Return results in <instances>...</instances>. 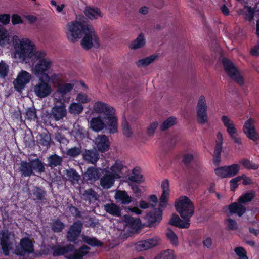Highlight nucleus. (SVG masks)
<instances>
[{"label":"nucleus","instance_id":"1","mask_svg":"<svg viewBox=\"0 0 259 259\" xmlns=\"http://www.w3.org/2000/svg\"><path fill=\"white\" fill-rule=\"evenodd\" d=\"M14 57L24 61L27 58L37 62L33 69L34 74L37 77L44 76L52 66V61L46 57L44 51H37L35 46L28 39H22L19 44L14 45Z\"/></svg>","mask_w":259,"mask_h":259},{"label":"nucleus","instance_id":"2","mask_svg":"<svg viewBox=\"0 0 259 259\" xmlns=\"http://www.w3.org/2000/svg\"><path fill=\"white\" fill-rule=\"evenodd\" d=\"M96 113L102 116L93 117L91 120V128L95 132H99L104 128L110 134H115L117 130V118L115 115V110L108 104L101 101L96 102L94 105Z\"/></svg>","mask_w":259,"mask_h":259},{"label":"nucleus","instance_id":"3","mask_svg":"<svg viewBox=\"0 0 259 259\" xmlns=\"http://www.w3.org/2000/svg\"><path fill=\"white\" fill-rule=\"evenodd\" d=\"M68 39L75 42L77 38L84 35L81 41L82 47L89 50L92 47L98 48L100 46L99 38L92 26L77 21H71L67 25L66 33Z\"/></svg>","mask_w":259,"mask_h":259},{"label":"nucleus","instance_id":"4","mask_svg":"<svg viewBox=\"0 0 259 259\" xmlns=\"http://www.w3.org/2000/svg\"><path fill=\"white\" fill-rule=\"evenodd\" d=\"M176 211L184 220L176 214H172L169 224L172 226L187 229L190 226V220L194 214V207L191 200L186 196H181L175 203Z\"/></svg>","mask_w":259,"mask_h":259},{"label":"nucleus","instance_id":"5","mask_svg":"<svg viewBox=\"0 0 259 259\" xmlns=\"http://www.w3.org/2000/svg\"><path fill=\"white\" fill-rule=\"evenodd\" d=\"M15 242V234L13 232L7 229L0 231V245L5 256L9 255L10 251L14 248Z\"/></svg>","mask_w":259,"mask_h":259},{"label":"nucleus","instance_id":"6","mask_svg":"<svg viewBox=\"0 0 259 259\" xmlns=\"http://www.w3.org/2000/svg\"><path fill=\"white\" fill-rule=\"evenodd\" d=\"M50 76L46 74L44 76H39L36 85L33 87L34 94L39 98L48 97L52 92V88L49 84Z\"/></svg>","mask_w":259,"mask_h":259},{"label":"nucleus","instance_id":"7","mask_svg":"<svg viewBox=\"0 0 259 259\" xmlns=\"http://www.w3.org/2000/svg\"><path fill=\"white\" fill-rule=\"evenodd\" d=\"M221 120L233 142L238 145H241L242 143V139L238 133L234 121L229 116L226 115L222 116Z\"/></svg>","mask_w":259,"mask_h":259},{"label":"nucleus","instance_id":"8","mask_svg":"<svg viewBox=\"0 0 259 259\" xmlns=\"http://www.w3.org/2000/svg\"><path fill=\"white\" fill-rule=\"evenodd\" d=\"M34 251V245L28 237H25L20 240L18 245L15 246L14 253L18 256H24L32 253Z\"/></svg>","mask_w":259,"mask_h":259},{"label":"nucleus","instance_id":"9","mask_svg":"<svg viewBox=\"0 0 259 259\" xmlns=\"http://www.w3.org/2000/svg\"><path fill=\"white\" fill-rule=\"evenodd\" d=\"M83 224L80 220L73 222L67 232L66 239L68 242L76 243L80 235Z\"/></svg>","mask_w":259,"mask_h":259},{"label":"nucleus","instance_id":"10","mask_svg":"<svg viewBox=\"0 0 259 259\" xmlns=\"http://www.w3.org/2000/svg\"><path fill=\"white\" fill-rule=\"evenodd\" d=\"M240 169L239 164L219 167L214 169L215 174L221 178H231L236 175Z\"/></svg>","mask_w":259,"mask_h":259},{"label":"nucleus","instance_id":"11","mask_svg":"<svg viewBox=\"0 0 259 259\" xmlns=\"http://www.w3.org/2000/svg\"><path fill=\"white\" fill-rule=\"evenodd\" d=\"M223 63L227 74L238 84L242 85L244 83L243 78L233 64L226 58L223 59Z\"/></svg>","mask_w":259,"mask_h":259},{"label":"nucleus","instance_id":"12","mask_svg":"<svg viewBox=\"0 0 259 259\" xmlns=\"http://www.w3.org/2000/svg\"><path fill=\"white\" fill-rule=\"evenodd\" d=\"M255 120L249 118L246 120L243 126V132L246 137L253 141L259 139V134L255 128Z\"/></svg>","mask_w":259,"mask_h":259},{"label":"nucleus","instance_id":"13","mask_svg":"<svg viewBox=\"0 0 259 259\" xmlns=\"http://www.w3.org/2000/svg\"><path fill=\"white\" fill-rule=\"evenodd\" d=\"M196 110L198 122L201 124H204L207 120V115L206 100L204 96L200 97Z\"/></svg>","mask_w":259,"mask_h":259},{"label":"nucleus","instance_id":"14","mask_svg":"<svg viewBox=\"0 0 259 259\" xmlns=\"http://www.w3.org/2000/svg\"><path fill=\"white\" fill-rule=\"evenodd\" d=\"M31 76L26 71L22 70L18 75L17 77L13 81V84L16 91L21 92L28 83Z\"/></svg>","mask_w":259,"mask_h":259},{"label":"nucleus","instance_id":"15","mask_svg":"<svg viewBox=\"0 0 259 259\" xmlns=\"http://www.w3.org/2000/svg\"><path fill=\"white\" fill-rule=\"evenodd\" d=\"M223 138L221 132H218L216 135L215 144L214 148L212 162L215 166H218L221 162V153Z\"/></svg>","mask_w":259,"mask_h":259},{"label":"nucleus","instance_id":"16","mask_svg":"<svg viewBox=\"0 0 259 259\" xmlns=\"http://www.w3.org/2000/svg\"><path fill=\"white\" fill-rule=\"evenodd\" d=\"M119 178H120V175L106 171L100 179V185L104 189H109L113 185L115 180Z\"/></svg>","mask_w":259,"mask_h":259},{"label":"nucleus","instance_id":"17","mask_svg":"<svg viewBox=\"0 0 259 259\" xmlns=\"http://www.w3.org/2000/svg\"><path fill=\"white\" fill-rule=\"evenodd\" d=\"M66 115V110L64 104L55 105L51 109L49 118L55 121H59Z\"/></svg>","mask_w":259,"mask_h":259},{"label":"nucleus","instance_id":"18","mask_svg":"<svg viewBox=\"0 0 259 259\" xmlns=\"http://www.w3.org/2000/svg\"><path fill=\"white\" fill-rule=\"evenodd\" d=\"M146 218L148 223V226L149 227H155L162 220V210L158 208L157 210L147 214Z\"/></svg>","mask_w":259,"mask_h":259},{"label":"nucleus","instance_id":"19","mask_svg":"<svg viewBox=\"0 0 259 259\" xmlns=\"http://www.w3.org/2000/svg\"><path fill=\"white\" fill-rule=\"evenodd\" d=\"M32 194L37 201L38 206H41L47 202V192L44 188L35 187L32 190Z\"/></svg>","mask_w":259,"mask_h":259},{"label":"nucleus","instance_id":"20","mask_svg":"<svg viewBox=\"0 0 259 259\" xmlns=\"http://www.w3.org/2000/svg\"><path fill=\"white\" fill-rule=\"evenodd\" d=\"M96 145L98 151L102 153L108 151L110 146L109 139L105 135L98 136L96 139Z\"/></svg>","mask_w":259,"mask_h":259},{"label":"nucleus","instance_id":"21","mask_svg":"<svg viewBox=\"0 0 259 259\" xmlns=\"http://www.w3.org/2000/svg\"><path fill=\"white\" fill-rule=\"evenodd\" d=\"M18 170L22 178L30 177L35 175V173L32 170L30 161H21Z\"/></svg>","mask_w":259,"mask_h":259},{"label":"nucleus","instance_id":"22","mask_svg":"<svg viewBox=\"0 0 259 259\" xmlns=\"http://www.w3.org/2000/svg\"><path fill=\"white\" fill-rule=\"evenodd\" d=\"M51 249L53 250V256L57 257L71 252L74 249V246L71 244H67L64 246L55 245Z\"/></svg>","mask_w":259,"mask_h":259},{"label":"nucleus","instance_id":"23","mask_svg":"<svg viewBox=\"0 0 259 259\" xmlns=\"http://www.w3.org/2000/svg\"><path fill=\"white\" fill-rule=\"evenodd\" d=\"M82 155L83 159L87 163L95 164L99 159V154L96 150L85 149Z\"/></svg>","mask_w":259,"mask_h":259},{"label":"nucleus","instance_id":"24","mask_svg":"<svg viewBox=\"0 0 259 259\" xmlns=\"http://www.w3.org/2000/svg\"><path fill=\"white\" fill-rule=\"evenodd\" d=\"M114 198L117 203L124 205H128L133 201V198L129 196L125 190H117Z\"/></svg>","mask_w":259,"mask_h":259},{"label":"nucleus","instance_id":"25","mask_svg":"<svg viewBox=\"0 0 259 259\" xmlns=\"http://www.w3.org/2000/svg\"><path fill=\"white\" fill-rule=\"evenodd\" d=\"M157 244V241L154 238H150L141 241L137 243L136 248L138 251H142L151 248Z\"/></svg>","mask_w":259,"mask_h":259},{"label":"nucleus","instance_id":"26","mask_svg":"<svg viewBox=\"0 0 259 259\" xmlns=\"http://www.w3.org/2000/svg\"><path fill=\"white\" fill-rule=\"evenodd\" d=\"M90 248L86 245H83L79 249L72 251L73 253L69 254L67 257V259H82L83 256L88 253V250Z\"/></svg>","mask_w":259,"mask_h":259},{"label":"nucleus","instance_id":"27","mask_svg":"<svg viewBox=\"0 0 259 259\" xmlns=\"http://www.w3.org/2000/svg\"><path fill=\"white\" fill-rule=\"evenodd\" d=\"M242 203L234 202L229 206V210L230 214H237L239 217L242 216L246 210V208Z\"/></svg>","mask_w":259,"mask_h":259},{"label":"nucleus","instance_id":"28","mask_svg":"<svg viewBox=\"0 0 259 259\" xmlns=\"http://www.w3.org/2000/svg\"><path fill=\"white\" fill-rule=\"evenodd\" d=\"M32 171L41 174L45 171V166L44 162L39 158H36L30 161Z\"/></svg>","mask_w":259,"mask_h":259},{"label":"nucleus","instance_id":"29","mask_svg":"<svg viewBox=\"0 0 259 259\" xmlns=\"http://www.w3.org/2000/svg\"><path fill=\"white\" fill-rule=\"evenodd\" d=\"M85 15L90 19L94 20L102 17L101 12L98 8L87 7L84 10Z\"/></svg>","mask_w":259,"mask_h":259},{"label":"nucleus","instance_id":"30","mask_svg":"<svg viewBox=\"0 0 259 259\" xmlns=\"http://www.w3.org/2000/svg\"><path fill=\"white\" fill-rule=\"evenodd\" d=\"M81 198L85 201L94 202L97 200V193L92 188H89L84 191Z\"/></svg>","mask_w":259,"mask_h":259},{"label":"nucleus","instance_id":"31","mask_svg":"<svg viewBox=\"0 0 259 259\" xmlns=\"http://www.w3.org/2000/svg\"><path fill=\"white\" fill-rule=\"evenodd\" d=\"M153 259H177V255L172 249H166L161 251Z\"/></svg>","mask_w":259,"mask_h":259},{"label":"nucleus","instance_id":"32","mask_svg":"<svg viewBox=\"0 0 259 259\" xmlns=\"http://www.w3.org/2000/svg\"><path fill=\"white\" fill-rule=\"evenodd\" d=\"M105 210L107 213L112 215L116 217L121 216V209L119 206L115 203L106 204L105 205Z\"/></svg>","mask_w":259,"mask_h":259},{"label":"nucleus","instance_id":"33","mask_svg":"<svg viewBox=\"0 0 259 259\" xmlns=\"http://www.w3.org/2000/svg\"><path fill=\"white\" fill-rule=\"evenodd\" d=\"M49 166L51 167H55L61 165L62 158L56 154H52L48 158Z\"/></svg>","mask_w":259,"mask_h":259},{"label":"nucleus","instance_id":"34","mask_svg":"<svg viewBox=\"0 0 259 259\" xmlns=\"http://www.w3.org/2000/svg\"><path fill=\"white\" fill-rule=\"evenodd\" d=\"M158 56L156 55H152L148 57L139 59L137 62L136 64L138 67H146L152 63L155 60Z\"/></svg>","mask_w":259,"mask_h":259},{"label":"nucleus","instance_id":"35","mask_svg":"<svg viewBox=\"0 0 259 259\" xmlns=\"http://www.w3.org/2000/svg\"><path fill=\"white\" fill-rule=\"evenodd\" d=\"M73 87L74 84L72 83H61L58 84L57 91L58 93L63 96L70 92Z\"/></svg>","mask_w":259,"mask_h":259},{"label":"nucleus","instance_id":"36","mask_svg":"<svg viewBox=\"0 0 259 259\" xmlns=\"http://www.w3.org/2000/svg\"><path fill=\"white\" fill-rule=\"evenodd\" d=\"M84 242L92 247H101L103 245V243L98 240L95 237H90L88 236H84L82 237Z\"/></svg>","mask_w":259,"mask_h":259},{"label":"nucleus","instance_id":"37","mask_svg":"<svg viewBox=\"0 0 259 259\" xmlns=\"http://www.w3.org/2000/svg\"><path fill=\"white\" fill-rule=\"evenodd\" d=\"M145 44V39L143 35L141 33L138 35L137 38L133 41L130 45V48L132 49H137L142 48Z\"/></svg>","mask_w":259,"mask_h":259},{"label":"nucleus","instance_id":"38","mask_svg":"<svg viewBox=\"0 0 259 259\" xmlns=\"http://www.w3.org/2000/svg\"><path fill=\"white\" fill-rule=\"evenodd\" d=\"M51 227L53 232L60 233L64 229L65 225L60 219H57L52 222Z\"/></svg>","mask_w":259,"mask_h":259},{"label":"nucleus","instance_id":"39","mask_svg":"<svg viewBox=\"0 0 259 259\" xmlns=\"http://www.w3.org/2000/svg\"><path fill=\"white\" fill-rule=\"evenodd\" d=\"M85 174L89 180H97L100 176L99 171L93 167L88 168Z\"/></svg>","mask_w":259,"mask_h":259},{"label":"nucleus","instance_id":"40","mask_svg":"<svg viewBox=\"0 0 259 259\" xmlns=\"http://www.w3.org/2000/svg\"><path fill=\"white\" fill-rule=\"evenodd\" d=\"M25 115V118L29 121H35L38 119L37 116L36 110L34 106L28 108L26 110Z\"/></svg>","mask_w":259,"mask_h":259},{"label":"nucleus","instance_id":"41","mask_svg":"<svg viewBox=\"0 0 259 259\" xmlns=\"http://www.w3.org/2000/svg\"><path fill=\"white\" fill-rule=\"evenodd\" d=\"M83 109V107L81 104L73 102L71 103L69 107V112L73 114H80Z\"/></svg>","mask_w":259,"mask_h":259},{"label":"nucleus","instance_id":"42","mask_svg":"<svg viewBox=\"0 0 259 259\" xmlns=\"http://www.w3.org/2000/svg\"><path fill=\"white\" fill-rule=\"evenodd\" d=\"M177 119L176 117L170 116L163 122L160 126L161 131H165L176 124Z\"/></svg>","mask_w":259,"mask_h":259},{"label":"nucleus","instance_id":"43","mask_svg":"<svg viewBox=\"0 0 259 259\" xmlns=\"http://www.w3.org/2000/svg\"><path fill=\"white\" fill-rule=\"evenodd\" d=\"M139 169L134 168L132 171L133 175L128 177V180L130 181L140 183L143 181V175L138 174Z\"/></svg>","mask_w":259,"mask_h":259},{"label":"nucleus","instance_id":"44","mask_svg":"<svg viewBox=\"0 0 259 259\" xmlns=\"http://www.w3.org/2000/svg\"><path fill=\"white\" fill-rule=\"evenodd\" d=\"M67 177L68 180L72 183L77 182L80 178V175L74 169H70L67 171Z\"/></svg>","mask_w":259,"mask_h":259},{"label":"nucleus","instance_id":"45","mask_svg":"<svg viewBox=\"0 0 259 259\" xmlns=\"http://www.w3.org/2000/svg\"><path fill=\"white\" fill-rule=\"evenodd\" d=\"M234 250L236 254L235 259H249L247 255V252L244 248L237 247Z\"/></svg>","mask_w":259,"mask_h":259},{"label":"nucleus","instance_id":"46","mask_svg":"<svg viewBox=\"0 0 259 259\" xmlns=\"http://www.w3.org/2000/svg\"><path fill=\"white\" fill-rule=\"evenodd\" d=\"M244 18L249 21H251L254 17V11L251 7L245 6L243 10Z\"/></svg>","mask_w":259,"mask_h":259},{"label":"nucleus","instance_id":"47","mask_svg":"<svg viewBox=\"0 0 259 259\" xmlns=\"http://www.w3.org/2000/svg\"><path fill=\"white\" fill-rule=\"evenodd\" d=\"M166 237L170 241L171 244L174 246L178 245V238L177 235L170 229H168L166 232Z\"/></svg>","mask_w":259,"mask_h":259},{"label":"nucleus","instance_id":"48","mask_svg":"<svg viewBox=\"0 0 259 259\" xmlns=\"http://www.w3.org/2000/svg\"><path fill=\"white\" fill-rule=\"evenodd\" d=\"M254 197V193L252 192L246 193L241 195L238 199L240 203L245 204L251 201Z\"/></svg>","mask_w":259,"mask_h":259},{"label":"nucleus","instance_id":"49","mask_svg":"<svg viewBox=\"0 0 259 259\" xmlns=\"http://www.w3.org/2000/svg\"><path fill=\"white\" fill-rule=\"evenodd\" d=\"M169 193L167 192H165V191H162V194L159 199V208L162 210L166 207L168 202H167V198L169 196Z\"/></svg>","mask_w":259,"mask_h":259},{"label":"nucleus","instance_id":"50","mask_svg":"<svg viewBox=\"0 0 259 259\" xmlns=\"http://www.w3.org/2000/svg\"><path fill=\"white\" fill-rule=\"evenodd\" d=\"M9 71L8 65L4 61L0 62V77L5 78L7 76Z\"/></svg>","mask_w":259,"mask_h":259},{"label":"nucleus","instance_id":"51","mask_svg":"<svg viewBox=\"0 0 259 259\" xmlns=\"http://www.w3.org/2000/svg\"><path fill=\"white\" fill-rule=\"evenodd\" d=\"M51 139L47 135H40L39 138L37 139L38 144L45 146L48 148L50 146Z\"/></svg>","mask_w":259,"mask_h":259},{"label":"nucleus","instance_id":"52","mask_svg":"<svg viewBox=\"0 0 259 259\" xmlns=\"http://www.w3.org/2000/svg\"><path fill=\"white\" fill-rule=\"evenodd\" d=\"M81 153V147H74L67 150L66 154L72 157H76Z\"/></svg>","mask_w":259,"mask_h":259},{"label":"nucleus","instance_id":"53","mask_svg":"<svg viewBox=\"0 0 259 259\" xmlns=\"http://www.w3.org/2000/svg\"><path fill=\"white\" fill-rule=\"evenodd\" d=\"M225 224L228 230H236L238 229L237 223L236 221L231 218H228L226 220Z\"/></svg>","mask_w":259,"mask_h":259},{"label":"nucleus","instance_id":"54","mask_svg":"<svg viewBox=\"0 0 259 259\" xmlns=\"http://www.w3.org/2000/svg\"><path fill=\"white\" fill-rule=\"evenodd\" d=\"M240 163L247 169L256 170L258 168V165L252 162L247 159H243L240 161Z\"/></svg>","mask_w":259,"mask_h":259},{"label":"nucleus","instance_id":"55","mask_svg":"<svg viewBox=\"0 0 259 259\" xmlns=\"http://www.w3.org/2000/svg\"><path fill=\"white\" fill-rule=\"evenodd\" d=\"M121 126L124 135L127 137H131L132 135V132L131 131L128 122L126 120L123 121Z\"/></svg>","mask_w":259,"mask_h":259},{"label":"nucleus","instance_id":"56","mask_svg":"<svg viewBox=\"0 0 259 259\" xmlns=\"http://www.w3.org/2000/svg\"><path fill=\"white\" fill-rule=\"evenodd\" d=\"M126 222L130 227L134 229L138 228L141 224V221L139 219H136L133 217H129L127 219Z\"/></svg>","mask_w":259,"mask_h":259},{"label":"nucleus","instance_id":"57","mask_svg":"<svg viewBox=\"0 0 259 259\" xmlns=\"http://www.w3.org/2000/svg\"><path fill=\"white\" fill-rule=\"evenodd\" d=\"M123 168V165L120 162L116 161L114 164L111 167V169L112 174H117L119 175Z\"/></svg>","mask_w":259,"mask_h":259},{"label":"nucleus","instance_id":"58","mask_svg":"<svg viewBox=\"0 0 259 259\" xmlns=\"http://www.w3.org/2000/svg\"><path fill=\"white\" fill-rule=\"evenodd\" d=\"M76 100L79 103L85 104L90 101V98L85 94L80 93L77 95Z\"/></svg>","mask_w":259,"mask_h":259},{"label":"nucleus","instance_id":"59","mask_svg":"<svg viewBox=\"0 0 259 259\" xmlns=\"http://www.w3.org/2000/svg\"><path fill=\"white\" fill-rule=\"evenodd\" d=\"M9 39L7 31L3 26L0 25V43L6 41Z\"/></svg>","mask_w":259,"mask_h":259},{"label":"nucleus","instance_id":"60","mask_svg":"<svg viewBox=\"0 0 259 259\" xmlns=\"http://www.w3.org/2000/svg\"><path fill=\"white\" fill-rule=\"evenodd\" d=\"M193 159L194 156L192 154H185L183 157V162L187 167H188Z\"/></svg>","mask_w":259,"mask_h":259},{"label":"nucleus","instance_id":"61","mask_svg":"<svg viewBox=\"0 0 259 259\" xmlns=\"http://www.w3.org/2000/svg\"><path fill=\"white\" fill-rule=\"evenodd\" d=\"M11 21L13 25L23 23V21L21 17L17 14H14L12 15Z\"/></svg>","mask_w":259,"mask_h":259},{"label":"nucleus","instance_id":"62","mask_svg":"<svg viewBox=\"0 0 259 259\" xmlns=\"http://www.w3.org/2000/svg\"><path fill=\"white\" fill-rule=\"evenodd\" d=\"M10 15L9 14H0V23L3 25H7L10 21Z\"/></svg>","mask_w":259,"mask_h":259},{"label":"nucleus","instance_id":"63","mask_svg":"<svg viewBox=\"0 0 259 259\" xmlns=\"http://www.w3.org/2000/svg\"><path fill=\"white\" fill-rule=\"evenodd\" d=\"M242 177H237L231 179L230 181V188L233 191L238 186V182L242 179Z\"/></svg>","mask_w":259,"mask_h":259},{"label":"nucleus","instance_id":"64","mask_svg":"<svg viewBox=\"0 0 259 259\" xmlns=\"http://www.w3.org/2000/svg\"><path fill=\"white\" fill-rule=\"evenodd\" d=\"M158 125V123L157 121H155L151 123L147 128L148 134L149 135H153L154 133L155 130L157 128Z\"/></svg>","mask_w":259,"mask_h":259}]
</instances>
